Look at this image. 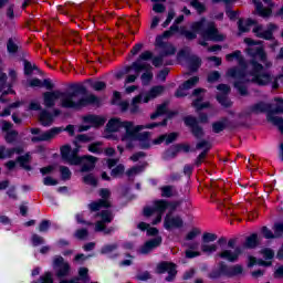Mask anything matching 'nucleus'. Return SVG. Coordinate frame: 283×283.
<instances>
[{"label": "nucleus", "mask_w": 283, "mask_h": 283, "mask_svg": "<svg viewBox=\"0 0 283 283\" xmlns=\"http://www.w3.org/2000/svg\"><path fill=\"white\" fill-rule=\"evenodd\" d=\"M252 71L250 74H245L244 71L238 70L235 67L229 69L227 72V76L231 78H235L234 87L239 91L241 96H247L249 91H247V86L244 83H255L256 85H269L273 77L271 76V72H262L264 70V65L259 63L258 61H252Z\"/></svg>", "instance_id": "1"}, {"label": "nucleus", "mask_w": 283, "mask_h": 283, "mask_svg": "<svg viewBox=\"0 0 283 283\" xmlns=\"http://www.w3.org/2000/svg\"><path fill=\"white\" fill-rule=\"evenodd\" d=\"M98 98L92 94H87V88L84 86H76L71 93H63L61 106L66 109H83L87 105L96 103Z\"/></svg>", "instance_id": "2"}, {"label": "nucleus", "mask_w": 283, "mask_h": 283, "mask_svg": "<svg viewBox=\"0 0 283 283\" xmlns=\"http://www.w3.org/2000/svg\"><path fill=\"white\" fill-rule=\"evenodd\" d=\"M167 126V119H164L161 123H151L147 125H135L133 122V137L128 142H124L126 149H134L136 140L139 143L140 149H149L151 147V133L143 132V129H154L155 127ZM143 132V133H140Z\"/></svg>", "instance_id": "3"}, {"label": "nucleus", "mask_w": 283, "mask_h": 283, "mask_svg": "<svg viewBox=\"0 0 283 283\" xmlns=\"http://www.w3.org/2000/svg\"><path fill=\"white\" fill-rule=\"evenodd\" d=\"M191 30L198 32L202 39L206 41H214L216 43H220L227 39V36L216 27V22L207 21V19L202 18L201 20L191 24Z\"/></svg>", "instance_id": "4"}, {"label": "nucleus", "mask_w": 283, "mask_h": 283, "mask_svg": "<svg viewBox=\"0 0 283 283\" xmlns=\"http://www.w3.org/2000/svg\"><path fill=\"white\" fill-rule=\"evenodd\" d=\"M244 43L249 45L245 50L247 54L251 56L250 65L252 61L259 59L261 63L264 64V67L269 70V67H273V63L266 59V52L264 51V46H262V41H255L251 38H245Z\"/></svg>", "instance_id": "5"}, {"label": "nucleus", "mask_w": 283, "mask_h": 283, "mask_svg": "<svg viewBox=\"0 0 283 283\" xmlns=\"http://www.w3.org/2000/svg\"><path fill=\"white\" fill-rule=\"evenodd\" d=\"M125 129L120 136L122 143H129V139L134 137V122L120 120V118H112L106 124V130L109 133L118 132V129Z\"/></svg>", "instance_id": "6"}, {"label": "nucleus", "mask_w": 283, "mask_h": 283, "mask_svg": "<svg viewBox=\"0 0 283 283\" xmlns=\"http://www.w3.org/2000/svg\"><path fill=\"white\" fill-rule=\"evenodd\" d=\"M61 132H63L61 127H53L46 132H41V128H31V134L34 135L31 140L32 143H50V140H54Z\"/></svg>", "instance_id": "7"}, {"label": "nucleus", "mask_w": 283, "mask_h": 283, "mask_svg": "<svg viewBox=\"0 0 283 283\" xmlns=\"http://www.w3.org/2000/svg\"><path fill=\"white\" fill-rule=\"evenodd\" d=\"M96 218H101V220L95 223V231L97 233L103 231L105 235H109L114 231V228H107L106 224H109L114 220L112 210H103L96 214Z\"/></svg>", "instance_id": "8"}, {"label": "nucleus", "mask_w": 283, "mask_h": 283, "mask_svg": "<svg viewBox=\"0 0 283 283\" xmlns=\"http://www.w3.org/2000/svg\"><path fill=\"white\" fill-rule=\"evenodd\" d=\"M99 196L102 199L93 201L88 205V209L91 211H101V209H109L112 207V201H109V198H112V191H109V189H101Z\"/></svg>", "instance_id": "9"}, {"label": "nucleus", "mask_w": 283, "mask_h": 283, "mask_svg": "<svg viewBox=\"0 0 283 283\" xmlns=\"http://www.w3.org/2000/svg\"><path fill=\"white\" fill-rule=\"evenodd\" d=\"M218 240V234L211 233V232H203L201 237V251L202 253H208L211 255V253H216L218 251V245L216 243L210 242H216Z\"/></svg>", "instance_id": "10"}, {"label": "nucleus", "mask_w": 283, "mask_h": 283, "mask_svg": "<svg viewBox=\"0 0 283 283\" xmlns=\"http://www.w3.org/2000/svg\"><path fill=\"white\" fill-rule=\"evenodd\" d=\"M277 30L276 24L270 23L268 24V29L264 30V27L262 24H256L252 32L258 36V39H264L265 41H271L273 40V32Z\"/></svg>", "instance_id": "11"}, {"label": "nucleus", "mask_w": 283, "mask_h": 283, "mask_svg": "<svg viewBox=\"0 0 283 283\" xmlns=\"http://www.w3.org/2000/svg\"><path fill=\"white\" fill-rule=\"evenodd\" d=\"M53 269L56 277H67L70 275V263L65 262L63 256H55L53 260Z\"/></svg>", "instance_id": "12"}, {"label": "nucleus", "mask_w": 283, "mask_h": 283, "mask_svg": "<svg viewBox=\"0 0 283 283\" xmlns=\"http://www.w3.org/2000/svg\"><path fill=\"white\" fill-rule=\"evenodd\" d=\"M63 160H66L69 165H81V157H78V149H73L70 146H63L61 148Z\"/></svg>", "instance_id": "13"}, {"label": "nucleus", "mask_w": 283, "mask_h": 283, "mask_svg": "<svg viewBox=\"0 0 283 283\" xmlns=\"http://www.w3.org/2000/svg\"><path fill=\"white\" fill-rule=\"evenodd\" d=\"M156 48H160L161 56H174L176 54V46L171 43L164 42L163 36H157L155 40Z\"/></svg>", "instance_id": "14"}, {"label": "nucleus", "mask_w": 283, "mask_h": 283, "mask_svg": "<svg viewBox=\"0 0 283 283\" xmlns=\"http://www.w3.org/2000/svg\"><path fill=\"white\" fill-rule=\"evenodd\" d=\"M264 3H268V8H264V6L262 4V2L258 1V0H252V3H254L255 6V12L256 14H259V17H262V19H269V17H271V14H273V10L271 8H273V2H271V0H263Z\"/></svg>", "instance_id": "15"}, {"label": "nucleus", "mask_w": 283, "mask_h": 283, "mask_svg": "<svg viewBox=\"0 0 283 283\" xmlns=\"http://www.w3.org/2000/svg\"><path fill=\"white\" fill-rule=\"evenodd\" d=\"M157 273H168L169 275L166 277L167 282H171L178 271H176V264L169 262H161L157 265Z\"/></svg>", "instance_id": "16"}, {"label": "nucleus", "mask_w": 283, "mask_h": 283, "mask_svg": "<svg viewBox=\"0 0 283 283\" xmlns=\"http://www.w3.org/2000/svg\"><path fill=\"white\" fill-rule=\"evenodd\" d=\"M217 90L221 92V94L217 95V101H219L223 107H231V101H229V97H227V94L231 93V86L227 84H219Z\"/></svg>", "instance_id": "17"}, {"label": "nucleus", "mask_w": 283, "mask_h": 283, "mask_svg": "<svg viewBox=\"0 0 283 283\" xmlns=\"http://www.w3.org/2000/svg\"><path fill=\"white\" fill-rule=\"evenodd\" d=\"M205 92H207L205 88H196L192 92V96H197V98L192 102V107H196L197 112H200V109H207L211 107V103L209 102L202 103V101H205V97H202L200 94H205Z\"/></svg>", "instance_id": "18"}, {"label": "nucleus", "mask_w": 283, "mask_h": 283, "mask_svg": "<svg viewBox=\"0 0 283 283\" xmlns=\"http://www.w3.org/2000/svg\"><path fill=\"white\" fill-rule=\"evenodd\" d=\"M240 255H242V248L240 247L235 248L234 251L222 250L218 253V258L227 260L228 262H238V260H240Z\"/></svg>", "instance_id": "19"}, {"label": "nucleus", "mask_w": 283, "mask_h": 283, "mask_svg": "<svg viewBox=\"0 0 283 283\" xmlns=\"http://www.w3.org/2000/svg\"><path fill=\"white\" fill-rule=\"evenodd\" d=\"M44 105L45 107H54L56 105V101L61 98L63 101V92L61 91H53V92H45L43 94Z\"/></svg>", "instance_id": "20"}, {"label": "nucleus", "mask_w": 283, "mask_h": 283, "mask_svg": "<svg viewBox=\"0 0 283 283\" xmlns=\"http://www.w3.org/2000/svg\"><path fill=\"white\" fill-rule=\"evenodd\" d=\"M185 224V221H182V218L180 217H171V214H166L164 219V227L165 229H180Z\"/></svg>", "instance_id": "21"}, {"label": "nucleus", "mask_w": 283, "mask_h": 283, "mask_svg": "<svg viewBox=\"0 0 283 283\" xmlns=\"http://www.w3.org/2000/svg\"><path fill=\"white\" fill-rule=\"evenodd\" d=\"M80 165H82L81 171L82 172H87L92 171L94 167H96V163L98 161V158L92 156V155H86L83 157H80Z\"/></svg>", "instance_id": "22"}, {"label": "nucleus", "mask_w": 283, "mask_h": 283, "mask_svg": "<svg viewBox=\"0 0 283 283\" xmlns=\"http://www.w3.org/2000/svg\"><path fill=\"white\" fill-rule=\"evenodd\" d=\"M38 120L42 127H52L54 124V115L48 109H42L39 113Z\"/></svg>", "instance_id": "23"}, {"label": "nucleus", "mask_w": 283, "mask_h": 283, "mask_svg": "<svg viewBox=\"0 0 283 283\" xmlns=\"http://www.w3.org/2000/svg\"><path fill=\"white\" fill-rule=\"evenodd\" d=\"M161 242H163V238H160V237L147 241L140 248V253H143V254L149 253V251H153V249H156V247H160Z\"/></svg>", "instance_id": "24"}, {"label": "nucleus", "mask_w": 283, "mask_h": 283, "mask_svg": "<svg viewBox=\"0 0 283 283\" xmlns=\"http://www.w3.org/2000/svg\"><path fill=\"white\" fill-rule=\"evenodd\" d=\"M15 163H18L22 169H25V171H32V166H30V163H32V155H30V153L19 156L15 159Z\"/></svg>", "instance_id": "25"}, {"label": "nucleus", "mask_w": 283, "mask_h": 283, "mask_svg": "<svg viewBox=\"0 0 283 283\" xmlns=\"http://www.w3.org/2000/svg\"><path fill=\"white\" fill-rule=\"evenodd\" d=\"M165 92V86L158 85L150 88V91L146 94L144 97V103H149V101H154V98H157V96H160Z\"/></svg>", "instance_id": "26"}, {"label": "nucleus", "mask_w": 283, "mask_h": 283, "mask_svg": "<svg viewBox=\"0 0 283 283\" xmlns=\"http://www.w3.org/2000/svg\"><path fill=\"white\" fill-rule=\"evenodd\" d=\"M271 107H272V104L260 102V103L254 104L251 107V112L253 114H264V113H268V116H269V114H271Z\"/></svg>", "instance_id": "27"}, {"label": "nucleus", "mask_w": 283, "mask_h": 283, "mask_svg": "<svg viewBox=\"0 0 283 283\" xmlns=\"http://www.w3.org/2000/svg\"><path fill=\"white\" fill-rule=\"evenodd\" d=\"M251 25H258V21L255 20H242L240 19L238 21V28H239V32H249V30H251Z\"/></svg>", "instance_id": "28"}, {"label": "nucleus", "mask_w": 283, "mask_h": 283, "mask_svg": "<svg viewBox=\"0 0 283 283\" xmlns=\"http://www.w3.org/2000/svg\"><path fill=\"white\" fill-rule=\"evenodd\" d=\"M84 123H91L94 127L105 125V120L96 115H88L83 117Z\"/></svg>", "instance_id": "29"}, {"label": "nucleus", "mask_w": 283, "mask_h": 283, "mask_svg": "<svg viewBox=\"0 0 283 283\" xmlns=\"http://www.w3.org/2000/svg\"><path fill=\"white\" fill-rule=\"evenodd\" d=\"M147 165H148L147 161H145L143 165L132 167L126 171V176H128V178H134V176H138V174H143Z\"/></svg>", "instance_id": "30"}, {"label": "nucleus", "mask_w": 283, "mask_h": 283, "mask_svg": "<svg viewBox=\"0 0 283 283\" xmlns=\"http://www.w3.org/2000/svg\"><path fill=\"white\" fill-rule=\"evenodd\" d=\"M161 198H174L178 192L176 191V187L174 186H164L160 188Z\"/></svg>", "instance_id": "31"}, {"label": "nucleus", "mask_w": 283, "mask_h": 283, "mask_svg": "<svg viewBox=\"0 0 283 283\" xmlns=\"http://www.w3.org/2000/svg\"><path fill=\"white\" fill-rule=\"evenodd\" d=\"M133 70L137 74H140V72H143V70H145L146 72L151 70V65L148 63H143L140 60H137V61L133 62Z\"/></svg>", "instance_id": "32"}, {"label": "nucleus", "mask_w": 283, "mask_h": 283, "mask_svg": "<svg viewBox=\"0 0 283 283\" xmlns=\"http://www.w3.org/2000/svg\"><path fill=\"white\" fill-rule=\"evenodd\" d=\"M240 51H234L233 53L227 54L226 55V61H233V59H238L239 61V65H241V67H245L247 66V62H244V57H242Z\"/></svg>", "instance_id": "33"}, {"label": "nucleus", "mask_w": 283, "mask_h": 283, "mask_svg": "<svg viewBox=\"0 0 283 283\" xmlns=\"http://www.w3.org/2000/svg\"><path fill=\"white\" fill-rule=\"evenodd\" d=\"M142 101L143 94H139L133 98L130 104V114H138V112H140V107L138 105H140Z\"/></svg>", "instance_id": "34"}, {"label": "nucleus", "mask_w": 283, "mask_h": 283, "mask_svg": "<svg viewBox=\"0 0 283 283\" xmlns=\"http://www.w3.org/2000/svg\"><path fill=\"white\" fill-rule=\"evenodd\" d=\"M259 244L258 234L253 233L245 239L243 247H245V249H255Z\"/></svg>", "instance_id": "35"}, {"label": "nucleus", "mask_w": 283, "mask_h": 283, "mask_svg": "<svg viewBox=\"0 0 283 283\" xmlns=\"http://www.w3.org/2000/svg\"><path fill=\"white\" fill-rule=\"evenodd\" d=\"M167 205L168 201L164 199L154 201L155 210L158 212L159 216H163V213L167 211Z\"/></svg>", "instance_id": "36"}, {"label": "nucleus", "mask_w": 283, "mask_h": 283, "mask_svg": "<svg viewBox=\"0 0 283 283\" xmlns=\"http://www.w3.org/2000/svg\"><path fill=\"white\" fill-rule=\"evenodd\" d=\"M229 125V119L223 118L220 122H216L212 124V130L214 134H220V132H223V129Z\"/></svg>", "instance_id": "37"}, {"label": "nucleus", "mask_w": 283, "mask_h": 283, "mask_svg": "<svg viewBox=\"0 0 283 283\" xmlns=\"http://www.w3.org/2000/svg\"><path fill=\"white\" fill-rule=\"evenodd\" d=\"M167 105H169V103L167 102L158 105L156 112L150 115V119L156 120L158 116H163V114H167Z\"/></svg>", "instance_id": "38"}, {"label": "nucleus", "mask_w": 283, "mask_h": 283, "mask_svg": "<svg viewBox=\"0 0 283 283\" xmlns=\"http://www.w3.org/2000/svg\"><path fill=\"white\" fill-rule=\"evenodd\" d=\"M244 268L240 264L232 265L227 270V275L233 277L235 275H242Z\"/></svg>", "instance_id": "39"}, {"label": "nucleus", "mask_w": 283, "mask_h": 283, "mask_svg": "<svg viewBox=\"0 0 283 283\" xmlns=\"http://www.w3.org/2000/svg\"><path fill=\"white\" fill-rule=\"evenodd\" d=\"M269 123H272V125H276L279 127V130L281 134H283V118L280 116L269 115L268 117Z\"/></svg>", "instance_id": "40"}, {"label": "nucleus", "mask_w": 283, "mask_h": 283, "mask_svg": "<svg viewBox=\"0 0 283 283\" xmlns=\"http://www.w3.org/2000/svg\"><path fill=\"white\" fill-rule=\"evenodd\" d=\"M276 105L275 107H271V112L268 114V116L271 114V116H275V114H283V99L282 98H275Z\"/></svg>", "instance_id": "41"}, {"label": "nucleus", "mask_w": 283, "mask_h": 283, "mask_svg": "<svg viewBox=\"0 0 283 283\" xmlns=\"http://www.w3.org/2000/svg\"><path fill=\"white\" fill-rule=\"evenodd\" d=\"M200 82V77L193 76L190 77L188 81L184 82L181 85L184 86L185 90H193L196 85Z\"/></svg>", "instance_id": "42"}, {"label": "nucleus", "mask_w": 283, "mask_h": 283, "mask_svg": "<svg viewBox=\"0 0 283 283\" xmlns=\"http://www.w3.org/2000/svg\"><path fill=\"white\" fill-rule=\"evenodd\" d=\"M202 64V61L200 60V57L198 56H192L190 59V72H197V70L200 67V65Z\"/></svg>", "instance_id": "43"}, {"label": "nucleus", "mask_w": 283, "mask_h": 283, "mask_svg": "<svg viewBox=\"0 0 283 283\" xmlns=\"http://www.w3.org/2000/svg\"><path fill=\"white\" fill-rule=\"evenodd\" d=\"M7 49L10 54H17V52H19V45L14 43V40L12 38L8 40Z\"/></svg>", "instance_id": "44"}, {"label": "nucleus", "mask_w": 283, "mask_h": 283, "mask_svg": "<svg viewBox=\"0 0 283 283\" xmlns=\"http://www.w3.org/2000/svg\"><path fill=\"white\" fill-rule=\"evenodd\" d=\"M19 136V132L17 130H9L7 132L4 138H6V142L9 143V144H12L17 140Z\"/></svg>", "instance_id": "45"}, {"label": "nucleus", "mask_w": 283, "mask_h": 283, "mask_svg": "<svg viewBox=\"0 0 283 283\" xmlns=\"http://www.w3.org/2000/svg\"><path fill=\"white\" fill-rule=\"evenodd\" d=\"M190 6H192V8H196L197 12L199 14H202V12H207V7H205V4H202L200 1L198 0H192L190 2Z\"/></svg>", "instance_id": "46"}, {"label": "nucleus", "mask_w": 283, "mask_h": 283, "mask_svg": "<svg viewBox=\"0 0 283 283\" xmlns=\"http://www.w3.org/2000/svg\"><path fill=\"white\" fill-rule=\"evenodd\" d=\"M8 85V74L0 69V92H3Z\"/></svg>", "instance_id": "47"}, {"label": "nucleus", "mask_w": 283, "mask_h": 283, "mask_svg": "<svg viewBox=\"0 0 283 283\" xmlns=\"http://www.w3.org/2000/svg\"><path fill=\"white\" fill-rule=\"evenodd\" d=\"M60 172L62 176V180H70L72 178V171L66 166H60Z\"/></svg>", "instance_id": "48"}, {"label": "nucleus", "mask_w": 283, "mask_h": 283, "mask_svg": "<svg viewBox=\"0 0 283 283\" xmlns=\"http://www.w3.org/2000/svg\"><path fill=\"white\" fill-rule=\"evenodd\" d=\"M196 149H203V151H206V154H209V149H211V143H209L207 140H201L199 143H197Z\"/></svg>", "instance_id": "49"}, {"label": "nucleus", "mask_w": 283, "mask_h": 283, "mask_svg": "<svg viewBox=\"0 0 283 283\" xmlns=\"http://www.w3.org/2000/svg\"><path fill=\"white\" fill-rule=\"evenodd\" d=\"M83 181L85 182V185H91L92 187H96V185H98V181L92 174L84 176Z\"/></svg>", "instance_id": "50"}, {"label": "nucleus", "mask_w": 283, "mask_h": 283, "mask_svg": "<svg viewBox=\"0 0 283 283\" xmlns=\"http://www.w3.org/2000/svg\"><path fill=\"white\" fill-rule=\"evenodd\" d=\"M151 78H154V73H151V70L146 71L142 75L143 85H149V83L151 82Z\"/></svg>", "instance_id": "51"}, {"label": "nucleus", "mask_w": 283, "mask_h": 283, "mask_svg": "<svg viewBox=\"0 0 283 283\" xmlns=\"http://www.w3.org/2000/svg\"><path fill=\"white\" fill-rule=\"evenodd\" d=\"M200 233H202V231L198 228H192L191 231H189L186 235V240H196V238H198V235H200Z\"/></svg>", "instance_id": "52"}, {"label": "nucleus", "mask_w": 283, "mask_h": 283, "mask_svg": "<svg viewBox=\"0 0 283 283\" xmlns=\"http://www.w3.org/2000/svg\"><path fill=\"white\" fill-rule=\"evenodd\" d=\"M179 153L180 148H177V146H171L168 150H166V158H176Z\"/></svg>", "instance_id": "53"}, {"label": "nucleus", "mask_w": 283, "mask_h": 283, "mask_svg": "<svg viewBox=\"0 0 283 283\" xmlns=\"http://www.w3.org/2000/svg\"><path fill=\"white\" fill-rule=\"evenodd\" d=\"M273 229H274L275 238H282V235H283V221L275 223Z\"/></svg>", "instance_id": "54"}, {"label": "nucleus", "mask_w": 283, "mask_h": 283, "mask_svg": "<svg viewBox=\"0 0 283 283\" xmlns=\"http://www.w3.org/2000/svg\"><path fill=\"white\" fill-rule=\"evenodd\" d=\"M103 145V143L97 142V143H93L88 146V151H92V154H101V146Z\"/></svg>", "instance_id": "55"}, {"label": "nucleus", "mask_w": 283, "mask_h": 283, "mask_svg": "<svg viewBox=\"0 0 283 283\" xmlns=\"http://www.w3.org/2000/svg\"><path fill=\"white\" fill-rule=\"evenodd\" d=\"M112 176L114 178L118 177V176H123V174H125V166L124 165H118L116 168H114L112 170Z\"/></svg>", "instance_id": "56"}, {"label": "nucleus", "mask_w": 283, "mask_h": 283, "mask_svg": "<svg viewBox=\"0 0 283 283\" xmlns=\"http://www.w3.org/2000/svg\"><path fill=\"white\" fill-rule=\"evenodd\" d=\"M216 81H220V72L212 71L208 74V83H216Z\"/></svg>", "instance_id": "57"}, {"label": "nucleus", "mask_w": 283, "mask_h": 283, "mask_svg": "<svg viewBox=\"0 0 283 283\" xmlns=\"http://www.w3.org/2000/svg\"><path fill=\"white\" fill-rule=\"evenodd\" d=\"M6 158H12V151L10 149H6V147L0 148V160H3Z\"/></svg>", "instance_id": "58"}, {"label": "nucleus", "mask_w": 283, "mask_h": 283, "mask_svg": "<svg viewBox=\"0 0 283 283\" xmlns=\"http://www.w3.org/2000/svg\"><path fill=\"white\" fill-rule=\"evenodd\" d=\"M87 235H90V232L87 231V229H80V230H76L75 232V238H77V240H85Z\"/></svg>", "instance_id": "59"}, {"label": "nucleus", "mask_w": 283, "mask_h": 283, "mask_svg": "<svg viewBox=\"0 0 283 283\" xmlns=\"http://www.w3.org/2000/svg\"><path fill=\"white\" fill-rule=\"evenodd\" d=\"M263 237L266 238V240H271V239H275V232L273 233V231H271L269 228L263 227L261 229Z\"/></svg>", "instance_id": "60"}, {"label": "nucleus", "mask_w": 283, "mask_h": 283, "mask_svg": "<svg viewBox=\"0 0 283 283\" xmlns=\"http://www.w3.org/2000/svg\"><path fill=\"white\" fill-rule=\"evenodd\" d=\"M150 59H154V53L151 51H144L137 60L143 62L150 61Z\"/></svg>", "instance_id": "61"}, {"label": "nucleus", "mask_w": 283, "mask_h": 283, "mask_svg": "<svg viewBox=\"0 0 283 283\" xmlns=\"http://www.w3.org/2000/svg\"><path fill=\"white\" fill-rule=\"evenodd\" d=\"M153 10H154L157 14H163V13L167 10V7H165V4H163V3L156 2V3L153 6Z\"/></svg>", "instance_id": "62"}, {"label": "nucleus", "mask_w": 283, "mask_h": 283, "mask_svg": "<svg viewBox=\"0 0 283 283\" xmlns=\"http://www.w3.org/2000/svg\"><path fill=\"white\" fill-rule=\"evenodd\" d=\"M178 207H180V201H168L167 205V209H169V216H171V213H174V211L176 209H178Z\"/></svg>", "instance_id": "63"}, {"label": "nucleus", "mask_w": 283, "mask_h": 283, "mask_svg": "<svg viewBox=\"0 0 283 283\" xmlns=\"http://www.w3.org/2000/svg\"><path fill=\"white\" fill-rule=\"evenodd\" d=\"M42 283H54V280L52 279V273L46 272L43 276H41Z\"/></svg>", "instance_id": "64"}]
</instances>
